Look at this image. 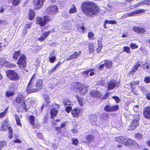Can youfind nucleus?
<instances>
[{
  "mask_svg": "<svg viewBox=\"0 0 150 150\" xmlns=\"http://www.w3.org/2000/svg\"><path fill=\"white\" fill-rule=\"evenodd\" d=\"M81 8L83 13L89 17L96 15L99 11L98 6L94 3L90 1L82 3Z\"/></svg>",
  "mask_w": 150,
  "mask_h": 150,
  "instance_id": "f257e3e1",
  "label": "nucleus"
},
{
  "mask_svg": "<svg viewBox=\"0 0 150 150\" xmlns=\"http://www.w3.org/2000/svg\"><path fill=\"white\" fill-rule=\"evenodd\" d=\"M16 101L17 103H20L21 107L24 110H26V108H27L28 104L26 103V100H24L22 95H19L16 97Z\"/></svg>",
  "mask_w": 150,
  "mask_h": 150,
  "instance_id": "f03ea898",
  "label": "nucleus"
},
{
  "mask_svg": "<svg viewBox=\"0 0 150 150\" xmlns=\"http://www.w3.org/2000/svg\"><path fill=\"white\" fill-rule=\"evenodd\" d=\"M6 74L8 77L12 81H17L19 78V76L18 74L12 70L7 71L6 72Z\"/></svg>",
  "mask_w": 150,
  "mask_h": 150,
  "instance_id": "7ed1b4c3",
  "label": "nucleus"
},
{
  "mask_svg": "<svg viewBox=\"0 0 150 150\" xmlns=\"http://www.w3.org/2000/svg\"><path fill=\"white\" fill-rule=\"evenodd\" d=\"M139 116L138 115H134L132 119V122L129 129V130L134 129L139 125Z\"/></svg>",
  "mask_w": 150,
  "mask_h": 150,
  "instance_id": "20e7f679",
  "label": "nucleus"
},
{
  "mask_svg": "<svg viewBox=\"0 0 150 150\" xmlns=\"http://www.w3.org/2000/svg\"><path fill=\"white\" fill-rule=\"evenodd\" d=\"M109 94L108 93L105 95L101 94V93L98 91L96 90L92 92L91 95L93 97L96 98H100L101 99H106L108 96Z\"/></svg>",
  "mask_w": 150,
  "mask_h": 150,
  "instance_id": "39448f33",
  "label": "nucleus"
},
{
  "mask_svg": "<svg viewBox=\"0 0 150 150\" xmlns=\"http://www.w3.org/2000/svg\"><path fill=\"white\" fill-rule=\"evenodd\" d=\"M17 64L21 68L25 69V67L26 65V57L23 54L19 58L17 63Z\"/></svg>",
  "mask_w": 150,
  "mask_h": 150,
  "instance_id": "423d86ee",
  "label": "nucleus"
},
{
  "mask_svg": "<svg viewBox=\"0 0 150 150\" xmlns=\"http://www.w3.org/2000/svg\"><path fill=\"white\" fill-rule=\"evenodd\" d=\"M46 10L47 13L54 15L58 12V8L56 6L52 5L48 7Z\"/></svg>",
  "mask_w": 150,
  "mask_h": 150,
  "instance_id": "0eeeda50",
  "label": "nucleus"
},
{
  "mask_svg": "<svg viewBox=\"0 0 150 150\" xmlns=\"http://www.w3.org/2000/svg\"><path fill=\"white\" fill-rule=\"evenodd\" d=\"M34 86V83H29L25 90L27 94L38 91V89L36 88H33Z\"/></svg>",
  "mask_w": 150,
  "mask_h": 150,
  "instance_id": "6e6552de",
  "label": "nucleus"
},
{
  "mask_svg": "<svg viewBox=\"0 0 150 150\" xmlns=\"http://www.w3.org/2000/svg\"><path fill=\"white\" fill-rule=\"evenodd\" d=\"M119 85V83L115 80H112L108 83V89L111 90L113 89L115 87H118Z\"/></svg>",
  "mask_w": 150,
  "mask_h": 150,
  "instance_id": "1a4fd4ad",
  "label": "nucleus"
},
{
  "mask_svg": "<svg viewBox=\"0 0 150 150\" xmlns=\"http://www.w3.org/2000/svg\"><path fill=\"white\" fill-rule=\"evenodd\" d=\"M82 110L79 108H75L71 110V114L74 117H78L81 115L82 113Z\"/></svg>",
  "mask_w": 150,
  "mask_h": 150,
  "instance_id": "9d476101",
  "label": "nucleus"
},
{
  "mask_svg": "<svg viewBox=\"0 0 150 150\" xmlns=\"http://www.w3.org/2000/svg\"><path fill=\"white\" fill-rule=\"evenodd\" d=\"M45 0H34V5L35 9H38L41 8Z\"/></svg>",
  "mask_w": 150,
  "mask_h": 150,
  "instance_id": "9b49d317",
  "label": "nucleus"
},
{
  "mask_svg": "<svg viewBox=\"0 0 150 150\" xmlns=\"http://www.w3.org/2000/svg\"><path fill=\"white\" fill-rule=\"evenodd\" d=\"M0 64L6 67H12L13 66H15L14 64H11L9 62L4 58L0 59Z\"/></svg>",
  "mask_w": 150,
  "mask_h": 150,
  "instance_id": "f8f14e48",
  "label": "nucleus"
},
{
  "mask_svg": "<svg viewBox=\"0 0 150 150\" xmlns=\"http://www.w3.org/2000/svg\"><path fill=\"white\" fill-rule=\"evenodd\" d=\"M81 51H79L78 52H75L69 57H66L65 59L67 61H69L71 60L75 59L78 57L81 54Z\"/></svg>",
  "mask_w": 150,
  "mask_h": 150,
  "instance_id": "ddd939ff",
  "label": "nucleus"
},
{
  "mask_svg": "<svg viewBox=\"0 0 150 150\" xmlns=\"http://www.w3.org/2000/svg\"><path fill=\"white\" fill-rule=\"evenodd\" d=\"M133 30L138 34L144 33L146 30L144 28H141L138 27L134 26L132 28Z\"/></svg>",
  "mask_w": 150,
  "mask_h": 150,
  "instance_id": "4468645a",
  "label": "nucleus"
},
{
  "mask_svg": "<svg viewBox=\"0 0 150 150\" xmlns=\"http://www.w3.org/2000/svg\"><path fill=\"white\" fill-rule=\"evenodd\" d=\"M26 103L28 104L27 108H26V110L28 108V105L29 106H32L33 107H36L37 105V102L33 100L32 98H28L26 100Z\"/></svg>",
  "mask_w": 150,
  "mask_h": 150,
  "instance_id": "2eb2a0df",
  "label": "nucleus"
},
{
  "mask_svg": "<svg viewBox=\"0 0 150 150\" xmlns=\"http://www.w3.org/2000/svg\"><path fill=\"white\" fill-rule=\"evenodd\" d=\"M144 117L148 119H150V107H147L145 108L143 112Z\"/></svg>",
  "mask_w": 150,
  "mask_h": 150,
  "instance_id": "dca6fc26",
  "label": "nucleus"
},
{
  "mask_svg": "<svg viewBox=\"0 0 150 150\" xmlns=\"http://www.w3.org/2000/svg\"><path fill=\"white\" fill-rule=\"evenodd\" d=\"M87 88V87H86L83 85H81L78 87V88L80 91V94L84 95L88 91V89Z\"/></svg>",
  "mask_w": 150,
  "mask_h": 150,
  "instance_id": "f3484780",
  "label": "nucleus"
},
{
  "mask_svg": "<svg viewBox=\"0 0 150 150\" xmlns=\"http://www.w3.org/2000/svg\"><path fill=\"white\" fill-rule=\"evenodd\" d=\"M115 139L117 142L124 144L125 141L126 140V138L125 136H121L116 137Z\"/></svg>",
  "mask_w": 150,
  "mask_h": 150,
  "instance_id": "a211bd4d",
  "label": "nucleus"
},
{
  "mask_svg": "<svg viewBox=\"0 0 150 150\" xmlns=\"http://www.w3.org/2000/svg\"><path fill=\"white\" fill-rule=\"evenodd\" d=\"M6 38H2L0 37V50L4 49L6 45V42L5 41Z\"/></svg>",
  "mask_w": 150,
  "mask_h": 150,
  "instance_id": "6ab92c4d",
  "label": "nucleus"
},
{
  "mask_svg": "<svg viewBox=\"0 0 150 150\" xmlns=\"http://www.w3.org/2000/svg\"><path fill=\"white\" fill-rule=\"evenodd\" d=\"M36 87L37 89H38V91H39L42 89V87L43 86L42 81L41 79H39L36 82Z\"/></svg>",
  "mask_w": 150,
  "mask_h": 150,
  "instance_id": "aec40b11",
  "label": "nucleus"
},
{
  "mask_svg": "<svg viewBox=\"0 0 150 150\" xmlns=\"http://www.w3.org/2000/svg\"><path fill=\"white\" fill-rule=\"evenodd\" d=\"M50 33V31H47L45 33L38 38V40L41 42L44 41L45 40V38L49 35Z\"/></svg>",
  "mask_w": 150,
  "mask_h": 150,
  "instance_id": "412c9836",
  "label": "nucleus"
},
{
  "mask_svg": "<svg viewBox=\"0 0 150 150\" xmlns=\"http://www.w3.org/2000/svg\"><path fill=\"white\" fill-rule=\"evenodd\" d=\"M36 22L41 26H44L45 24V21L40 17H38L37 18Z\"/></svg>",
  "mask_w": 150,
  "mask_h": 150,
  "instance_id": "4be33fe9",
  "label": "nucleus"
},
{
  "mask_svg": "<svg viewBox=\"0 0 150 150\" xmlns=\"http://www.w3.org/2000/svg\"><path fill=\"white\" fill-rule=\"evenodd\" d=\"M145 12V10L143 9H140L135 11L133 12H132L129 14L130 16H133L135 14H140L144 13Z\"/></svg>",
  "mask_w": 150,
  "mask_h": 150,
  "instance_id": "5701e85b",
  "label": "nucleus"
},
{
  "mask_svg": "<svg viewBox=\"0 0 150 150\" xmlns=\"http://www.w3.org/2000/svg\"><path fill=\"white\" fill-rule=\"evenodd\" d=\"M58 111L55 108H53L50 111L51 117L53 118L56 116L57 114Z\"/></svg>",
  "mask_w": 150,
  "mask_h": 150,
  "instance_id": "b1692460",
  "label": "nucleus"
},
{
  "mask_svg": "<svg viewBox=\"0 0 150 150\" xmlns=\"http://www.w3.org/2000/svg\"><path fill=\"white\" fill-rule=\"evenodd\" d=\"M134 141L130 139L126 138V140L125 141L124 144L126 146H129L132 145Z\"/></svg>",
  "mask_w": 150,
  "mask_h": 150,
  "instance_id": "393cba45",
  "label": "nucleus"
},
{
  "mask_svg": "<svg viewBox=\"0 0 150 150\" xmlns=\"http://www.w3.org/2000/svg\"><path fill=\"white\" fill-rule=\"evenodd\" d=\"M35 14L33 10H30L29 13V18L30 20H33L35 17Z\"/></svg>",
  "mask_w": 150,
  "mask_h": 150,
  "instance_id": "a878e982",
  "label": "nucleus"
},
{
  "mask_svg": "<svg viewBox=\"0 0 150 150\" xmlns=\"http://www.w3.org/2000/svg\"><path fill=\"white\" fill-rule=\"evenodd\" d=\"M92 70L93 71H91V70H89L88 71H86L83 72V74H85L86 75V76H88V73L90 72L91 71L89 75L90 76H93L94 75V74H95V73L94 72V69H92Z\"/></svg>",
  "mask_w": 150,
  "mask_h": 150,
  "instance_id": "bb28decb",
  "label": "nucleus"
},
{
  "mask_svg": "<svg viewBox=\"0 0 150 150\" xmlns=\"http://www.w3.org/2000/svg\"><path fill=\"white\" fill-rule=\"evenodd\" d=\"M140 66V64L138 63L136 64L133 67L132 71H131V73H132L133 75V73H134L136 72L137 69L138 67Z\"/></svg>",
  "mask_w": 150,
  "mask_h": 150,
  "instance_id": "cd10ccee",
  "label": "nucleus"
},
{
  "mask_svg": "<svg viewBox=\"0 0 150 150\" xmlns=\"http://www.w3.org/2000/svg\"><path fill=\"white\" fill-rule=\"evenodd\" d=\"M88 47L90 53H92L94 51V45L93 43H90Z\"/></svg>",
  "mask_w": 150,
  "mask_h": 150,
  "instance_id": "c85d7f7f",
  "label": "nucleus"
},
{
  "mask_svg": "<svg viewBox=\"0 0 150 150\" xmlns=\"http://www.w3.org/2000/svg\"><path fill=\"white\" fill-rule=\"evenodd\" d=\"M76 12L77 9L76 7L74 5H73L72 7L69 10V13H76Z\"/></svg>",
  "mask_w": 150,
  "mask_h": 150,
  "instance_id": "c756f323",
  "label": "nucleus"
},
{
  "mask_svg": "<svg viewBox=\"0 0 150 150\" xmlns=\"http://www.w3.org/2000/svg\"><path fill=\"white\" fill-rule=\"evenodd\" d=\"M21 54V53L20 52V51H16L14 52L13 55V58L14 59H16L18 57L20 56Z\"/></svg>",
  "mask_w": 150,
  "mask_h": 150,
  "instance_id": "7c9ffc66",
  "label": "nucleus"
},
{
  "mask_svg": "<svg viewBox=\"0 0 150 150\" xmlns=\"http://www.w3.org/2000/svg\"><path fill=\"white\" fill-rule=\"evenodd\" d=\"M139 83V81H133L130 83L131 86V88L132 89H134V86L138 85Z\"/></svg>",
  "mask_w": 150,
  "mask_h": 150,
  "instance_id": "2f4dec72",
  "label": "nucleus"
},
{
  "mask_svg": "<svg viewBox=\"0 0 150 150\" xmlns=\"http://www.w3.org/2000/svg\"><path fill=\"white\" fill-rule=\"evenodd\" d=\"M7 145V143L5 141H0V150H1L3 147H5Z\"/></svg>",
  "mask_w": 150,
  "mask_h": 150,
  "instance_id": "473e14b6",
  "label": "nucleus"
},
{
  "mask_svg": "<svg viewBox=\"0 0 150 150\" xmlns=\"http://www.w3.org/2000/svg\"><path fill=\"white\" fill-rule=\"evenodd\" d=\"M144 68L147 72L150 73V64H145L144 66Z\"/></svg>",
  "mask_w": 150,
  "mask_h": 150,
  "instance_id": "72a5a7b5",
  "label": "nucleus"
},
{
  "mask_svg": "<svg viewBox=\"0 0 150 150\" xmlns=\"http://www.w3.org/2000/svg\"><path fill=\"white\" fill-rule=\"evenodd\" d=\"M63 103L64 105L65 106H68L71 105V102L68 99H65L63 100Z\"/></svg>",
  "mask_w": 150,
  "mask_h": 150,
  "instance_id": "f704fd0d",
  "label": "nucleus"
},
{
  "mask_svg": "<svg viewBox=\"0 0 150 150\" xmlns=\"http://www.w3.org/2000/svg\"><path fill=\"white\" fill-rule=\"evenodd\" d=\"M94 138V137L93 135L90 134L88 135L86 137V139L88 142H90L93 141Z\"/></svg>",
  "mask_w": 150,
  "mask_h": 150,
  "instance_id": "c9c22d12",
  "label": "nucleus"
},
{
  "mask_svg": "<svg viewBox=\"0 0 150 150\" xmlns=\"http://www.w3.org/2000/svg\"><path fill=\"white\" fill-rule=\"evenodd\" d=\"M104 64L105 66L108 68H110L112 65V62L110 61H105Z\"/></svg>",
  "mask_w": 150,
  "mask_h": 150,
  "instance_id": "e433bc0d",
  "label": "nucleus"
},
{
  "mask_svg": "<svg viewBox=\"0 0 150 150\" xmlns=\"http://www.w3.org/2000/svg\"><path fill=\"white\" fill-rule=\"evenodd\" d=\"M76 98L78 99V100L79 105L81 106H82L83 105V99L79 97V96H77L76 97Z\"/></svg>",
  "mask_w": 150,
  "mask_h": 150,
  "instance_id": "4c0bfd02",
  "label": "nucleus"
},
{
  "mask_svg": "<svg viewBox=\"0 0 150 150\" xmlns=\"http://www.w3.org/2000/svg\"><path fill=\"white\" fill-rule=\"evenodd\" d=\"M56 58V57L55 56H53L52 55V54H50L49 56V60L50 62L51 63L54 62Z\"/></svg>",
  "mask_w": 150,
  "mask_h": 150,
  "instance_id": "58836bf2",
  "label": "nucleus"
},
{
  "mask_svg": "<svg viewBox=\"0 0 150 150\" xmlns=\"http://www.w3.org/2000/svg\"><path fill=\"white\" fill-rule=\"evenodd\" d=\"M15 119L18 125L21 126V124L20 123L19 118L17 115H15Z\"/></svg>",
  "mask_w": 150,
  "mask_h": 150,
  "instance_id": "ea45409f",
  "label": "nucleus"
},
{
  "mask_svg": "<svg viewBox=\"0 0 150 150\" xmlns=\"http://www.w3.org/2000/svg\"><path fill=\"white\" fill-rule=\"evenodd\" d=\"M104 110L107 112H111V106L106 105L104 108Z\"/></svg>",
  "mask_w": 150,
  "mask_h": 150,
  "instance_id": "a19ab883",
  "label": "nucleus"
},
{
  "mask_svg": "<svg viewBox=\"0 0 150 150\" xmlns=\"http://www.w3.org/2000/svg\"><path fill=\"white\" fill-rule=\"evenodd\" d=\"M98 42V47L97 48L96 50L97 52H99L101 50L103 46L101 42H99V41Z\"/></svg>",
  "mask_w": 150,
  "mask_h": 150,
  "instance_id": "79ce46f5",
  "label": "nucleus"
},
{
  "mask_svg": "<svg viewBox=\"0 0 150 150\" xmlns=\"http://www.w3.org/2000/svg\"><path fill=\"white\" fill-rule=\"evenodd\" d=\"M35 118L34 116L31 115L30 117V120L31 125H33L34 124V120Z\"/></svg>",
  "mask_w": 150,
  "mask_h": 150,
  "instance_id": "37998d69",
  "label": "nucleus"
},
{
  "mask_svg": "<svg viewBox=\"0 0 150 150\" xmlns=\"http://www.w3.org/2000/svg\"><path fill=\"white\" fill-rule=\"evenodd\" d=\"M142 135L139 133H137L135 135V138L137 140H140L142 138Z\"/></svg>",
  "mask_w": 150,
  "mask_h": 150,
  "instance_id": "c03bdc74",
  "label": "nucleus"
},
{
  "mask_svg": "<svg viewBox=\"0 0 150 150\" xmlns=\"http://www.w3.org/2000/svg\"><path fill=\"white\" fill-rule=\"evenodd\" d=\"M12 4L14 6H16L20 3V0H12Z\"/></svg>",
  "mask_w": 150,
  "mask_h": 150,
  "instance_id": "a18cd8bd",
  "label": "nucleus"
},
{
  "mask_svg": "<svg viewBox=\"0 0 150 150\" xmlns=\"http://www.w3.org/2000/svg\"><path fill=\"white\" fill-rule=\"evenodd\" d=\"M66 107L65 111L67 113L69 112L72 110V107L70 105L65 106Z\"/></svg>",
  "mask_w": 150,
  "mask_h": 150,
  "instance_id": "49530a36",
  "label": "nucleus"
},
{
  "mask_svg": "<svg viewBox=\"0 0 150 150\" xmlns=\"http://www.w3.org/2000/svg\"><path fill=\"white\" fill-rule=\"evenodd\" d=\"M111 106V112L117 110L119 108V106L118 105L115 106Z\"/></svg>",
  "mask_w": 150,
  "mask_h": 150,
  "instance_id": "de8ad7c7",
  "label": "nucleus"
},
{
  "mask_svg": "<svg viewBox=\"0 0 150 150\" xmlns=\"http://www.w3.org/2000/svg\"><path fill=\"white\" fill-rule=\"evenodd\" d=\"M130 48L129 47L127 46H125L123 47V51L126 52L127 53H130Z\"/></svg>",
  "mask_w": 150,
  "mask_h": 150,
  "instance_id": "09e8293b",
  "label": "nucleus"
},
{
  "mask_svg": "<svg viewBox=\"0 0 150 150\" xmlns=\"http://www.w3.org/2000/svg\"><path fill=\"white\" fill-rule=\"evenodd\" d=\"M90 119L91 122H94L96 120V117L95 115H91L90 116Z\"/></svg>",
  "mask_w": 150,
  "mask_h": 150,
  "instance_id": "8fccbe9b",
  "label": "nucleus"
},
{
  "mask_svg": "<svg viewBox=\"0 0 150 150\" xmlns=\"http://www.w3.org/2000/svg\"><path fill=\"white\" fill-rule=\"evenodd\" d=\"M130 46L132 49H134L138 47V46L136 43H132L130 45Z\"/></svg>",
  "mask_w": 150,
  "mask_h": 150,
  "instance_id": "3c124183",
  "label": "nucleus"
},
{
  "mask_svg": "<svg viewBox=\"0 0 150 150\" xmlns=\"http://www.w3.org/2000/svg\"><path fill=\"white\" fill-rule=\"evenodd\" d=\"M62 16L65 18H67L69 17V16L68 13L67 11H64L62 13Z\"/></svg>",
  "mask_w": 150,
  "mask_h": 150,
  "instance_id": "603ef678",
  "label": "nucleus"
},
{
  "mask_svg": "<svg viewBox=\"0 0 150 150\" xmlns=\"http://www.w3.org/2000/svg\"><path fill=\"white\" fill-rule=\"evenodd\" d=\"M105 22L106 23H108L110 24H115L117 23V22L115 21H108L105 20Z\"/></svg>",
  "mask_w": 150,
  "mask_h": 150,
  "instance_id": "864d4df0",
  "label": "nucleus"
},
{
  "mask_svg": "<svg viewBox=\"0 0 150 150\" xmlns=\"http://www.w3.org/2000/svg\"><path fill=\"white\" fill-rule=\"evenodd\" d=\"M8 110V108L5 109V111L0 114V117L2 118L4 117Z\"/></svg>",
  "mask_w": 150,
  "mask_h": 150,
  "instance_id": "5fc2aeb1",
  "label": "nucleus"
},
{
  "mask_svg": "<svg viewBox=\"0 0 150 150\" xmlns=\"http://www.w3.org/2000/svg\"><path fill=\"white\" fill-rule=\"evenodd\" d=\"M8 126L6 125H3L1 128V130L3 131H5L7 130Z\"/></svg>",
  "mask_w": 150,
  "mask_h": 150,
  "instance_id": "6e6d98bb",
  "label": "nucleus"
},
{
  "mask_svg": "<svg viewBox=\"0 0 150 150\" xmlns=\"http://www.w3.org/2000/svg\"><path fill=\"white\" fill-rule=\"evenodd\" d=\"M94 34L92 32H89L88 33V37L91 39H93Z\"/></svg>",
  "mask_w": 150,
  "mask_h": 150,
  "instance_id": "4d7b16f0",
  "label": "nucleus"
},
{
  "mask_svg": "<svg viewBox=\"0 0 150 150\" xmlns=\"http://www.w3.org/2000/svg\"><path fill=\"white\" fill-rule=\"evenodd\" d=\"M144 81L147 83H148L150 82V77L146 76L145 77Z\"/></svg>",
  "mask_w": 150,
  "mask_h": 150,
  "instance_id": "13d9d810",
  "label": "nucleus"
},
{
  "mask_svg": "<svg viewBox=\"0 0 150 150\" xmlns=\"http://www.w3.org/2000/svg\"><path fill=\"white\" fill-rule=\"evenodd\" d=\"M35 74H34L32 76V77L30 79L29 83H34V81L35 80Z\"/></svg>",
  "mask_w": 150,
  "mask_h": 150,
  "instance_id": "bf43d9fd",
  "label": "nucleus"
},
{
  "mask_svg": "<svg viewBox=\"0 0 150 150\" xmlns=\"http://www.w3.org/2000/svg\"><path fill=\"white\" fill-rule=\"evenodd\" d=\"M73 142L72 143L75 146H77L78 143V140L77 139H72Z\"/></svg>",
  "mask_w": 150,
  "mask_h": 150,
  "instance_id": "052dcab7",
  "label": "nucleus"
},
{
  "mask_svg": "<svg viewBox=\"0 0 150 150\" xmlns=\"http://www.w3.org/2000/svg\"><path fill=\"white\" fill-rule=\"evenodd\" d=\"M112 98L115 99L116 102L118 103L120 101V100L119 98L116 96H114L112 97Z\"/></svg>",
  "mask_w": 150,
  "mask_h": 150,
  "instance_id": "680f3d73",
  "label": "nucleus"
},
{
  "mask_svg": "<svg viewBox=\"0 0 150 150\" xmlns=\"http://www.w3.org/2000/svg\"><path fill=\"white\" fill-rule=\"evenodd\" d=\"M43 20L44 21H45L46 23V22L49 21L50 20V18L48 16H45L44 17Z\"/></svg>",
  "mask_w": 150,
  "mask_h": 150,
  "instance_id": "e2e57ef3",
  "label": "nucleus"
},
{
  "mask_svg": "<svg viewBox=\"0 0 150 150\" xmlns=\"http://www.w3.org/2000/svg\"><path fill=\"white\" fill-rule=\"evenodd\" d=\"M141 4H146L147 5H149L148 2V0L143 1L141 2Z\"/></svg>",
  "mask_w": 150,
  "mask_h": 150,
  "instance_id": "0e129e2a",
  "label": "nucleus"
},
{
  "mask_svg": "<svg viewBox=\"0 0 150 150\" xmlns=\"http://www.w3.org/2000/svg\"><path fill=\"white\" fill-rule=\"evenodd\" d=\"M13 94V92L11 91H8L6 93V96L8 97L11 96Z\"/></svg>",
  "mask_w": 150,
  "mask_h": 150,
  "instance_id": "69168bd1",
  "label": "nucleus"
},
{
  "mask_svg": "<svg viewBox=\"0 0 150 150\" xmlns=\"http://www.w3.org/2000/svg\"><path fill=\"white\" fill-rule=\"evenodd\" d=\"M14 143H17L18 144H21V141L18 139H16L15 140L13 141Z\"/></svg>",
  "mask_w": 150,
  "mask_h": 150,
  "instance_id": "338daca9",
  "label": "nucleus"
},
{
  "mask_svg": "<svg viewBox=\"0 0 150 150\" xmlns=\"http://www.w3.org/2000/svg\"><path fill=\"white\" fill-rule=\"evenodd\" d=\"M57 68L55 67L52 68L51 70L49 71V73L51 74Z\"/></svg>",
  "mask_w": 150,
  "mask_h": 150,
  "instance_id": "774afa93",
  "label": "nucleus"
}]
</instances>
